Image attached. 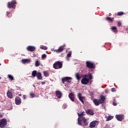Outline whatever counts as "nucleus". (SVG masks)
I'll return each instance as SVG.
<instances>
[{"mask_svg":"<svg viewBox=\"0 0 128 128\" xmlns=\"http://www.w3.org/2000/svg\"><path fill=\"white\" fill-rule=\"evenodd\" d=\"M72 78L70 77H64L62 78V82L63 84H64L65 82H72Z\"/></svg>","mask_w":128,"mask_h":128,"instance_id":"nucleus-8","label":"nucleus"},{"mask_svg":"<svg viewBox=\"0 0 128 128\" xmlns=\"http://www.w3.org/2000/svg\"><path fill=\"white\" fill-rule=\"evenodd\" d=\"M23 98L24 100H26V96L24 95L23 96Z\"/></svg>","mask_w":128,"mask_h":128,"instance_id":"nucleus-45","label":"nucleus"},{"mask_svg":"<svg viewBox=\"0 0 128 128\" xmlns=\"http://www.w3.org/2000/svg\"><path fill=\"white\" fill-rule=\"evenodd\" d=\"M93 102L95 106H100V102L99 99H94Z\"/></svg>","mask_w":128,"mask_h":128,"instance_id":"nucleus-15","label":"nucleus"},{"mask_svg":"<svg viewBox=\"0 0 128 128\" xmlns=\"http://www.w3.org/2000/svg\"><path fill=\"white\" fill-rule=\"evenodd\" d=\"M116 118L119 122H122V120L124 119V115H122V114L116 115Z\"/></svg>","mask_w":128,"mask_h":128,"instance_id":"nucleus-10","label":"nucleus"},{"mask_svg":"<svg viewBox=\"0 0 128 128\" xmlns=\"http://www.w3.org/2000/svg\"><path fill=\"white\" fill-rule=\"evenodd\" d=\"M100 124V122L98 120H94L90 122L89 125V128H94L96 126H98Z\"/></svg>","mask_w":128,"mask_h":128,"instance_id":"nucleus-6","label":"nucleus"},{"mask_svg":"<svg viewBox=\"0 0 128 128\" xmlns=\"http://www.w3.org/2000/svg\"><path fill=\"white\" fill-rule=\"evenodd\" d=\"M100 104L104 103V101L106 100V96H104L101 95L100 96V99H98Z\"/></svg>","mask_w":128,"mask_h":128,"instance_id":"nucleus-13","label":"nucleus"},{"mask_svg":"<svg viewBox=\"0 0 128 128\" xmlns=\"http://www.w3.org/2000/svg\"><path fill=\"white\" fill-rule=\"evenodd\" d=\"M22 96V94H19V96Z\"/></svg>","mask_w":128,"mask_h":128,"instance_id":"nucleus-50","label":"nucleus"},{"mask_svg":"<svg viewBox=\"0 0 128 128\" xmlns=\"http://www.w3.org/2000/svg\"><path fill=\"white\" fill-rule=\"evenodd\" d=\"M0 66H2V64L0 63Z\"/></svg>","mask_w":128,"mask_h":128,"instance_id":"nucleus-52","label":"nucleus"},{"mask_svg":"<svg viewBox=\"0 0 128 128\" xmlns=\"http://www.w3.org/2000/svg\"><path fill=\"white\" fill-rule=\"evenodd\" d=\"M26 50H28V52H34V50H36V47L30 46H27Z\"/></svg>","mask_w":128,"mask_h":128,"instance_id":"nucleus-9","label":"nucleus"},{"mask_svg":"<svg viewBox=\"0 0 128 128\" xmlns=\"http://www.w3.org/2000/svg\"><path fill=\"white\" fill-rule=\"evenodd\" d=\"M112 32H114L115 34H116L118 32V29L116 28V26H112L111 28Z\"/></svg>","mask_w":128,"mask_h":128,"instance_id":"nucleus-20","label":"nucleus"},{"mask_svg":"<svg viewBox=\"0 0 128 128\" xmlns=\"http://www.w3.org/2000/svg\"><path fill=\"white\" fill-rule=\"evenodd\" d=\"M2 118V114H0V118Z\"/></svg>","mask_w":128,"mask_h":128,"instance_id":"nucleus-48","label":"nucleus"},{"mask_svg":"<svg viewBox=\"0 0 128 128\" xmlns=\"http://www.w3.org/2000/svg\"><path fill=\"white\" fill-rule=\"evenodd\" d=\"M68 108V105L66 104H63V108Z\"/></svg>","mask_w":128,"mask_h":128,"instance_id":"nucleus-36","label":"nucleus"},{"mask_svg":"<svg viewBox=\"0 0 128 128\" xmlns=\"http://www.w3.org/2000/svg\"><path fill=\"white\" fill-rule=\"evenodd\" d=\"M86 114V112H81L80 113V118H84V116H86V114Z\"/></svg>","mask_w":128,"mask_h":128,"instance_id":"nucleus-33","label":"nucleus"},{"mask_svg":"<svg viewBox=\"0 0 128 128\" xmlns=\"http://www.w3.org/2000/svg\"><path fill=\"white\" fill-rule=\"evenodd\" d=\"M86 113L87 114H90L91 116H93L94 114V111L90 109H88V110H86Z\"/></svg>","mask_w":128,"mask_h":128,"instance_id":"nucleus-17","label":"nucleus"},{"mask_svg":"<svg viewBox=\"0 0 128 128\" xmlns=\"http://www.w3.org/2000/svg\"><path fill=\"white\" fill-rule=\"evenodd\" d=\"M32 74L33 78H35V76H36V74H38V72H36V70H34L32 71Z\"/></svg>","mask_w":128,"mask_h":128,"instance_id":"nucleus-24","label":"nucleus"},{"mask_svg":"<svg viewBox=\"0 0 128 128\" xmlns=\"http://www.w3.org/2000/svg\"><path fill=\"white\" fill-rule=\"evenodd\" d=\"M111 91L112 92H114L116 91V88H112L111 89Z\"/></svg>","mask_w":128,"mask_h":128,"instance_id":"nucleus-40","label":"nucleus"},{"mask_svg":"<svg viewBox=\"0 0 128 128\" xmlns=\"http://www.w3.org/2000/svg\"><path fill=\"white\" fill-rule=\"evenodd\" d=\"M109 16H112V14L110 13V14H109Z\"/></svg>","mask_w":128,"mask_h":128,"instance_id":"nucleus-49","label":"nucleus"},{"mask_svg":"<svg viewBox=\"0 0 128 128\" xmlns=\"http://www.w3.org/2000/svg\"><path fill=\"white\" fill-rule=\"evenodd\" d=\"M69 58H70V57H68V56H66V60L68 62H70V59Z\"/></svg>","mask_w":128,"mask_h":128,"instance_id":"nucleus-41","label":"nucleus"},{"mask_svg":"<svg viewBox=\"0 0 128 128\" xmlns=\"http://www.w3.org/2000/svg\"><path fill=\"white\" fill-rule=\"evenodd\" d=\"M90 96H92V98H94V94L90 93Z\"/></svg>","mask_w":128,"mask_h":128,"instance_id":"nucleus-44","label":"nucleus"},{"mask_svg":"<svg viewBox=\"0 0 128 128\" xmlns=\"http://www.w3.org/2000/svg\"><path fill=\"white\" fill-rule=\"evenodd\" d=\"M40 48L41 50H48V47L44 46H42V45H40Z\"/></svg>","mask_w":128,"mask_h":128,"instance_id":"nucleus-23","label":"nucleus"},{"mask_svg":"<svg viewBox=\"0 0 128 128\" xmlns=\"http://www.w3.org/2000/svg\"><path fill=\"white\" fill-rule=\"evenodd\" d=\"M92 79V74H87L84 75L83 78L81 80V82L82 84H88L90 82V80Z\"/></svg>","mask_w":128,"mask_h":128,"instance_id":"nucleus-1","label":"nucleus"},{"mask_svg":"<svg viewBox=\"0 0 128 128\" xmlns=\"http://www.w3.org/2000/svg\"><path fill=\"white\" fill-rule=\"evenodd\" d=\"M54 68L56 70H58V68H62V63L58 61L56 62L53 65Z\"/></svg>","mask_w":128,"mask_h":128,"instance_id":"nucleus-3","label":"nucleus"},{"mask_svg":"<svg viewBox=\"0 0 128 128\" xmlns=\"http://www.w3.org/2000/svg\"><path fill=\"white\" fill-rule=\"evenodd\" d=\"M56 96L58 98H62V92L59 91L56 92Z\"/></svg>","mask_w":128,"mask_h":128,"instance_id":"nucleus-18","label":"nucleus"},{"mask_svg":"<svg viewBox=\"0 0 128 128\" xmlns=\"http://www.w3.org/2000/svg\"><path fill=\"white\" fill-rule=\"evenodd\" d=\"M66 56L68 58H70L72 56V51H70L68 52V54H67Z\"/></svg>","mask_w":128,"mask_h":128,"instance_id":"nucleus-29","label":"nucleus"},{"mask_svg":"<svg viewBox=\"0 0 128 128\" xmlns=\"http://www.w3.org/2000/svg\"><path fill=\"white\" fill-rule=\"evenodd\" d=\"M106 20H108V22H112L114 18H111L110 17H107L106 18Z\"/></svg>","mask_w":128,"mask_h":128,"instance_id":"nucleus-26","label":"nucleus"},{"mask_svg":"<svg viewBox=\"0 0 128 128\" xmlns=\"http://www.w3.org/2000/svg\"><path fill=\"white\" fill-rule=\"evenodd\" d=\"M32 62V59L30 58H25L22 60V64H30Z\"/></svg>","mask_w":128,"mask_h":128,"instance_id":"nucleus-11","label":"nucleus"},{"mask_svg":"<svg viewBox=\"0 0 128 128\" xmlns=\"http://www.w3.org/2000/svg\"><path fill=\"white\" fill-rule=\"evenodd\" d=\"M7 96L9 98H12V93L10 91H8V92H7Z\"/></svg>","mask_w":128,"mask_h":128,"instance_id":"nucleus-21","label":"nucleus"},{"mask_svg":"<svg viewBox=\"0 0 128 128\" xmlns=\"http://www.w3.org/2000/svg\"><path fill=\"white\" fill-rule=\"evenodd\" d=\"M115 101H116V100H114V101L113 102V105L116 106L118 104H116V102H114Z\"/></svg>","mask_w":128,"mask_h":128,"instance_id":"nucleus-42","label":"nucleus"},{"mask_svg":"<svg viewBox=\"0 0 128 128\" xmlns=\"http://www.w3.org/2000/svg\"><path fill=\"white\" fill-rule=\"evenodd\" d=\"M46 58V54H42V60H44V58Z\"/></svg>","mask_w":128,"mask_h":128,"instance_id":"nucleus-34","label":"nucleus"},{"mask_svg":"<svg viewBox=\"0 0 128 128\" xmlns=\"http://www.w3.org/2000/svg\"><path fill=\"white\" fill-rule=\"evenodd\" d=\"M36 76H37L38 80H42V74L40 72H38Z\"/></svg>","mask_w":128,"mask_h":128,"instance_id":"nucleus-19","label":"nucleus"},{"mask_svg":"<svg viewBox=\"0 0 128 128\" xmlns=\"http://www.w3.org/2000/svg\"><path fill=\"white\" fill-rule=\"evenodd\" d=\"M113 118H114V116H108L106 120V122H108L109 120H112Z\"/></svg>","mask_w":128,"mask_h":128,"instance_id":"nucleus-27","label":"nucleus"},{"mask_svg":"<svg viewBox=\"0 0 128 128\" xmlns=\"http://www.w3.org/2000/svg\"><path fill=\"white\" fill-rule=\"evenodd\" d=\"M42 84H46V82H42Z\"/></svg>","mask_w":128,"mask_h":128,"instance_id":"nucleus-47","label":"nucleus"},{"mask_svg":"<svg viewBox=\"0 0 128 128\" xmlns=\"http://www.w3.org/2000/svg\"><path fill=\"white\" fill-rule=\"evenodd\" d=\"M66 46H60L58 50H55L54 52H62V50H64V48Z\"/></svg>","mask_w":128,"mask_h":128,"instance_id":"nucleus-14","label":"nucleus"},{"mask_svg":"<svg viewBox=\"0 0 128 128\" xmlns=\"http://www.w3.org/2000/svg\"><path fill=\"white\" fill-rule=\"evenodd\" d=\"M105 92H106V94H108V90H105Z\"/></svg>","mask_w":128,"mask_h":128,"instance_id":"nucleus-43","label":"nucleus"},{"mask_svg":"<svg viewBox=\"0 0 128 128\" xmlns=\"http://www.w3.org/2000/svg\"><path fill=\"white\" fill-rule=\"evenodd\" d=\"M30 96L32 98H34V93H30Z\"/></svg>","mask_w":128,"mask_h":128,"instance_id":"nucleus-37","label":"nucleus"},{"mask_svg":"<svg viewBox=\"0 0 128 128\" xmlns=\"http://www.w3.org/2000/svg\"><path fill=\"white\" fill-rule=\"evenodd\" d=\"M8 78H10V80H14V76L10 74L8 75Z\"/></svg>","mask_w":128,"mask_h":128,"instance_id":"nucleus-31","label":"nucleus"},{"mask_svg":"<svg viewBox=\"0 0 128 128\" xmlns=\"http://www.w3.org/2000/svg\"><path fill=\"white\" fill-rule=\"evenodd\" d=\"M124 14V12H118V16H122Z\"/></svg>","mask_w":128,"mask_h":128,"instance_id":"nucleus-35","label":"nucleus"},{"mask_svg":"<svg viewBox=\"0 0 128 128\" xmlns=\"http://www.w3.org/2000/svg\"><path fill=\"white\" fill-rule=\"evenodd\" d=\"M80 126L84 128V126H88V120L85 117H82L81 114L80 118Z\"/></svg>","mask_w":128,"mask_h":128,"instance_id":"nucleus-2","label":"nucleus"},{"mask_svg":"<svg viewBox=\"0 0 128 128\" xmlns=\"http://www.w3.org/2000/svg\"><path fill=\"white\" fill-rule=\"evenodd\" d=\"M86 66H87L88 68H96V66L90 61L86 62Z\"/></svg>","mask_w":128,"mask_h":128,"instance_id":"nucleus-7","label":"nucleus"},{"mask_svg":"<svg viewBox=\"0 0 128 128\" xmlns=\"http://www.w3.org/2000/svg\"><path fill=\"white\" fill-rule=\"evenodd\" d=\"M86 100V99L82 97V96H80V102L82 103V104H84V101Z\"/></svg>","mask_w":128,"mask_h":128,"instance_id":"nucleus-28","label":"nucleus"},{"mask_svg":"<svg viewBox=\"0 0 128 128\" xmlns=\"http://www.w3.org/2000/svg\"><path fill=\"white\" fill-rule=\"evenodd\" d=\"M78 124L80 126V114L78 112Z\"/></svg>","mask_w":128,"mask_h":128,"instance_id":"nucleus-22","label":"nucleus"},{"mask_svg":"<svg viewBox=\"0 0 128 128\" xmlns=\"http://www.w3.org/2000/svg\"><path fill=\"white\" fill-rule=\"evenodd\" d=\"M68 97L72 102H74V95L72 93H70Z\"/></svg>","mask_w":128,"mask_h":128,"instance_id":"nucleus-16","label":"nucleus"},{"mask_svg":"<svg viewBox=\"0 0 128 128\" xmlns=\"http://www.w3.org/2000/svg\"><path fill=\"white\" fill-rule=\"evenodd\" d=\"M8 124V122L6 121V119L3 118L0 120V128H6V126Z\"/></svg>","mask_w":128,"mask_h":128,"instance_id":"nucleus-4","label":"nucleus"},{"mask_svg":"<svg viewBox=\"0 0 128 128\" xmlns=\"http://www.w3.org/2000/svg\"><path fill=\"white\" fill-rule=\"evenodd\" d=\"M78 98L80 100V93L78 94Z\"/></svg>","mask_w":128,"mask_h":128,"instance_id":"nucleus-38","label":"nucleus"},{"mask_svg":"<svg viewBox=\"0 0 128 128\" xmlns=\"http://www.w3.org/2000/svg\"><path fill=\"white\" fill-rule=\"evenodd\" d=\"M6 14H7V16H8V15L10 14V12H6Z\"/></svg>","mask_w":128,"mask_h":128,"instance_id":"nucleus-46","label":"nucleus"},{"mask_svg":"<svg viewBox=\"0 0 128 128\" xmlns=\"http://www.w3.org/2000/svg\"><path fill=\"white\" fill-rule=\"evenodd\" d=\"M15 102L16 104L19 105L22 104V100L20 97H16L15 98Z\"/></svg>","mask_w":128,"mask_h":128,"instance_id":"nucleus-12","label":"nucleus"},{"mask_svg":"<svg viewBox=\"0 0 128 128\" xmlns=\"http://www.w3.org/2000/svg\"><path fill=\"white\" fill-rule=\"evenodd\" d=\"M120 26H122V23L120 22H118V26L120 28Z\"/></svg>","mask_w":128,"mask_h":128,"instance_id":"nucleus-39","label":"nucleus"},{"mask_svg":"<svg viewBox=\"0 0 128 128\" xmlns=\"http://www.w3.org/2000/svg\"><path fill=\"white\" fill-rule=\"evenodd\" d=\"M2 79V78L0 76V80H1Z\"/></svg>","mask_w":128,"mask_h":128,"instance_id":"nucleus-51","label":"nucleus"},{"mask_svg":"<svg viewBox=\"0 0 128 128\" xmlns=\"http://www.w3.org/2000/svg\"><path fill=\"white\" fill-rule=\"evenodd\" d=\"M76 78H77V80H80V74H76Z\"/></svg>","mask_w":128,"mask_h":128,"instance_id":"nucleus-32","label":"nucleus"},{"mask_svg":"<svg viewBox=\"0 0 128 128\" xmlns=\"http://www.w3.org/2000/svg\"><path fill=\"white\" fill-rule=\"evenodd\" d=\"M16 2L14 0H12L11 2H8V8H16Z\"/></svg>","mask_w":128,"mask_h":128,"instance_id":"nucleus-5","label":"nucleus"},{"mask_svg":"<svg viewBox=\"0 0 128 128\" xmlns=\"http://www.w3.org/2000/svg\"><path fill=\"white\" fill-rule=\"evenodd\" d=\"M43 73L44 76H48V72L44 71L43 72Z\"/></svg>","mask_w":128,"mask_h":128,"instance_id":"nucleus-30","label":"nucleus"},{"mask_svg":"<svg viewBox=\"0 0 128 128\" xmlns=\"http://www.w3.org/2000/svg\"><path fill=\"white\" fill-rule=\"evenodd\" d=\"M40 64V62L38 60H36L35 62V66H38Z\"/></svg>","mask_w":128,"mask_h":128,"instance_id":"nucleus-25","label":"nucleus"}]
</instances>
